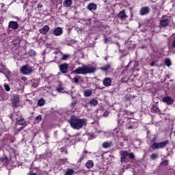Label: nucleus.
<instances>
[{
    "mask_svg": "<svg viewBox=\"0 0 175 175\" xmlns=\"http://www.w3.org/2000/svg\"><path fill=\"white\" fill-rule=\"evenodd\" d=\"M59 68L62 73H68V64H60Z\"/></svg>",
    "mask_w": 175,
    "mask_h": 175,
    "instance_id": "nucleus-8",
    "label": "nucleus"
},
{
    "mask_svg": "<svg viewBox=\"0 0 175 175\" xmlns=\"http://www.w3.org/2000/svg\"><path fill=\"white\" fill-rule=\"evenodd\" d=\"M75 31L76 32H77V33L81 34L83 31L81 30V29H80L79 27H76L75 28Z\"/></svg>",
    "mask_w": 175,
    "mask_h": 175,
    "instance_id": "nucleus-35",
    "label": "nucleus"
},
{
    "mask_svg": "<svg viewBox=\"0 0 175 175\" xmlns=\"http://www.w3.org/2000/svg\"><path fill=\"white\" fill-rule=\"evenodd\" d=\"M173 133H174V136L175 137V130L174 131Z\"/></svg>",
    "mask_w": 175,
    "mask_h": 175,
    "instance_id": "nucleus-52",
    "label": "nucleus"
},
{
    "mask_svg": "<svg viewBox=\"0 0 175 175\" xmlns=\"http://www.w3.org/2000/svg\"><path fill=\"white\" fill-rule=\"evenodd\" d=\"M150 13V8L148 7H142L139 10V14L140 16H146Z\"/></svg>",
    "mask_w": 175,
    "mask_h": 175,
    "instance_id": "nucleus-5",
    "label": "nucleus"
},
{
    "mask_svg": "<svg viewBox=\"0 0 175 175\" xmlns=\"http://www.w3.org/2000/svg\"><path fill=\"white\" fill-rule=\"evenodd\" d=\"M163 102L167 105H173V103H174V100L170 96H165L163 98Z\"/></svg>",
    "mask_w": 175,
    "mask_h": 175,
    "instance_id": "nucleus-9",
    "label": "nucleus"
},
{
    "mask_svg": "<svg viewBox=\"0 0 175 175\" xmlns=\"http://www.w3.org/2000/svg\"><path fill=\"white\" fill-rule=\"evenodd\" d=\"M12 103L14 107H18L20 105V97L14 96Z\"/></svg>",
    "mask_w": 175,
    "mask_h": 175,
    "instance_id": "nucleus-10",
    "label": "nucleus"
},
{
    "mask_svg": "<svg viewBox=\"0 0 175 175\" xmlns=\"http://www.w3.org/2000/svg\"><path fill=\"white\" fill-rule=\"evenodd\" d=\"M110 146H111V142H105L103 144V148H109Z\"/></svg>",
    "mask_w": 175,
    "mask_h": 175,
    "instance_id": "nucleus-21",
    "label": "nucleus"
},
{
    "mask_svg": "<svg viewBox=\"0 0 175 175\" xmlns=\"http://www.w3.org/2000/svg\"><path fill=\"white\" fill-rule=\"evenodd\" d=\"M110 68H111V64H105L104 66L100 67V70H103V72H107V70H109V69H110Z\"/></svg>",
    "mask_w": 175,
    "mask_h": 175,
    "instance_id": "nucleus-17",
    "label": "nucleus"
},
{
    "mask_svg": "<svg viewBox=\"0 0 175 175\" xmlns=\"http://www.w3.org/2000/svg\"><path fill=\"white\" fill-rule=\"evenodd\" d=\"M85 166L87 167V169H91L92 167H94V161L92 160H88Z\"/></svg>",
    "mask_w": 175,
    "mask_h": 175,
    "instance_id": "nucleus-15",
    "label": "nucleus"
},
{
    "mask_svg": "<svg viewBox=\"0 0 175 175\" xmlns=\"http://www.w3.org/2000/svg\"><path fill=\"white\" fill-rule=\"evenodd\" d=\"M56 91L58 92H64V88L58 87L56 88Z\"/></svg>",
    "mask_w": 175,
    "mask_h": 175,
    "instance_id": "nucleus-33",
    "label": "nucleus"
},
{
    "mask_svg": "<svg viewBox=\"0 0 175 175\" xmlns=\"http://www.w3.org/2000/svg\"><path fill=\"white\" fill-rule=\"evenodd\" d=\"M29 55L30 57H35V55H36V52L33 49H30L29 51Z\"/></svg>",
    "mask_w": 175,
    "mask_h": 175,
    "instance_id": "nucleus-25",
    "label": "nucleus"
},
{
    "mask_svg": "<svg viewBox=\"0 0 175 175\" xmlns=\"http://www.w3.org/2000/svg\"><path fill=\"white\" fill-rule=\"evenodd\" d=\"M21 72L23 75H31L32 73V67L29 64H26L21 67Z\"/></svg>",
    "mask_w": 175,
    "mask_h": 175,
    "instance_id": "nucleus-4",
    "label": "nucleus"
},
{
    "mask_svg": "<svg viewBox=\"0 0 175 175\" xmlns=\"http://www.w3.org/2000/svg\"><path fill=\"white\" fill-rule=\"evenodd\" d=\"M63 32H64V31L62 30V28L57 27L54 29L53 35H55V36H61V35H62Z\"/></svg>",
    "mask_w": 175,
    "mask_h": 175,
    "instance_id": "nucleus-7",
    "label": "nucleus"
},
{
    "mask_svg": "<svg viewBox=\"0 0 175 175\" xmlns=\"http://www.w3.org/2000/svg\"><path fill=\"white\" fill-rule=\"evenodd\" d=\"M70 106H71L72 107H75V106H76V101H72V102L71 103Z\"/></svg>",
    "mask_w": 175,
    "mask_h": 175,
    "instance_id": "nucleus-42",
    "label": "nucleus"
},
{
    "mask_svg": "<svg viewBox=\"0 0 175 175\" xmlns=\"http://www.w3.org/2000/svg\"><path fill=\"white\" fill-rule=\"evenodd\" d=\"M72 5V0H65L63 3V6L64 8H69Z\"/></svg>",
    "mask_w": 175,
    "mask_h": 175,
    "instance_id": "nucleus-19",
    "label": "nucleus"
},
{
    "mask_svg": "<svg viewBox=\"0 0 175 175\" xmlns=\"http://www.w3.org/2000/svg\"><path fill=\"white\" fill-rule=\"evenodd\" d=\"M172 47L174 49L175 47V38L172 40Z\"/></svg>",
    "mask_w": 175,
    "mask_h": 175,
    "instance_id": "nucleus-45",
    "label": "nucleus"
},
{
    "mask_svg": "<svg viewBox=\"0 0 175 175\" xmlns=\"http://www.w3.org/2000/svg\"><path fill=\"white\" fill-rule=\"evenodd\" d=\"M49 31H50V27L48 25H44L42 29H40V33L42 35H46Z\"/></svg>",
    "mask_w": 175,
    "mask_h": 175,
    "instance_id": "nucleus-14",
    "label": "nucleus"
},
{
    "mask_svg": "<svg viewBox=\"0 0 175 175\" xmlns=\"http://www.w3.org/2000/svg\"><path fill=\"white\" fill-rule=\"evenodd\" d=\"M152 110L153 111H155V113H159V108H158L157 106H154L152 107Z\"/></svg>",
    "mask_w": 175,
    "mask_h": 175,
    "instance_id": "nucleus-32",
    "label": "nucleus"
},
{
    "mask_svg": "<svg viewBox=\"0 0 175 175\" xmlns=\"http://www.w3.org/2000/svg\"><path fill=\"white\" fill-rule=\"evenodd\" d=\"M29 175H36V173H33V172H29Z\"/></svg>",
    "mask_w": 175,
    "mask_h": 175,
    "instance_id": "nucleus-48",
    "label": "nucleus"
},
{
    "mask_svg": "<svg viewBox=\"0 0 175 175\" xmlns=\"http://www.w3.org/2000/svg\"><path fill=\"white\" fill-rule=\"evenodd\" d=\"M92 89L85 90L83 91V94L85 96H91L92 95Z\"/></svg>",
    "mask_w": 175,
    "mask_h": 175,
    "instance_id": "nucleus-18",
    "label": "nucleus"
},
{
    "mask_svg": "<svg viewBox=\"0 0 175 175\" xmlns=\"http://www.w3.org/2000/svg\"><path fill=\"white\" fill-rule=\"evenodd\" d=\"M38 9H42L43 8V5L42 3L37 4Z\"/></svg>",
    "mask_w": 175,
    "mask_h": 175,
    "instance_id": "nucleus-41",
    "label": "nucleus"
},
{
    "mask_svg": "<svg viewBox=\"0 0 175 175\" xmlns=\"http://www.w3.org/2000/svg\"><path fill=\"white\" fill-rule=\"evenodd\" d=\"M109 114H110V113L107 111H106L105 112H104L103 113V117H108Z\"/></svg>",
    "mask_w": 175,
    "mask_h": 175,
    "instance_id": "nucleus-40",
    "label": "nucleus"
},
{
    "mask_svg": "<svg viewBox=\"0 0 175 175\" xmlns=\"http://www.w3.org/2000/svg\"><path fill=\"white\" fill-rule=\"evenodd\" d=\"M170 23V18H165L160 21V24L161 27H167V25H169Z\"/></svg>",
    "mask_w": 175,
    "mask_h": 175,
    "instance_id": "nucleus-11",
    "label": "nucleus"
},
{
    "mask_svg": "<svg viewBox=\"0 0 175 175\" xmlns=\"http://www.w3.org/2000/svg\"><path fill=\"white\" fill-rule=\"evenodd\" d=\"M21 80H23V81H27V80H28V79L26 77H23L21 78Z\"/></svg>",
    "mask_w": 175,
    "mask_h": 175,
    "instance_id": "nucleus-44",
    "label": "nucleus"
},
{
    "mask_svg": "<svg viewBox=\"0 0 175 175\" xmlns=\"http://www.w3.org/2000/svg\"><path fill=\"white\" fill-rule=\"evenodd\" d=\"M95 68L88 66H83L79 67L70 72L71 75H88V73H94Z\"/></svg>",
    "mask_w": 175,
    "mask_h": 175,
    "instance_id": "nucleus-2",
    "label": "nucleus"
},
{
    "mask_svg": "<svg viewBox=\"0 0 175 175\" xmlns=\"http://www.w3.org/2000/svg\"><path fill=\"white\" fill-rule=\"evenodd\" d=\"M165 64L167 66H170V65H172V62H170V59H166L165 60Z\"/></svg>",
    "mask_w": 175,
    "mask_h": 175,
    "instance_id": "nucleus-29",
    "label": "nucleus"
},
{
    "mask_svg": "<svg viewBox=\"0 0 175 175\" xmlns=\"http://www.w3.org/2000/svg\"><path fill=\"white\" fill-rule=\"evenodd\" d=\"M82 154H85L87 155V154H88V152L87 150H83V152H82Z\"/></svg>",
    "mask_w": 175,
    "mask_h": 175,
    "instance_id": "nucleus-47",
    "label": "nucleus"
},
{
    "mask_svg": "<svg viewBox=\"0 0 175 175\" xmlns=\"http://www.w3.org/2000/svg\"><path fill=\"white\" fill-rule=\"evenodd\" d=\"M120 161L121 162H126V157L122 156V157L120 158Z\"/></svg>",
    "mask_w": 175,
    "mask_h": 175,
    "instance_id": "nucleus-39",
    "label": "nucleus"
},
{
    "mask_svg": "<svg viewBox=\"0 0 175 175\" xmlns=\"http://www.w3.org/2000/svg\"><path fill=\"white\" fill-rule=\"evenodd\" d=\"M169 143V140H165L161 142H154L152 144L151 148L152 150H159V148H163L166 146H167V144Z\"/></svg>",
    "mask_w": 175,
    "mask_h": 175,
    "instance_id": "nucleus-3",
    "label": "nucleus"
},
{
    "mask_svg": "<svg viewBox=\"0 0 175 175\" xmlns=\"http://www.w3.org/2000/svg\"><path fill=\"white\" fill-rule=\"evenodd\" d=\"M129 157L130 159H133L135 158V154L133 153H129Z\"/></svg>",
    "mask_w": 175,
    "mask_h": 175,
    "instance_id": "nucleus-38",
    "label": "nucleus"
},
{
    "mask_svg": "<svg viewBox=\"0 0 175 175\" xmlns=\"http://www.w3.org/2000/svg\"><path fill=\"white\" fill-rule=\"evenodd\" d=\"M8 28L12 29H18V23L16 21H11L9 22Z\"/></svg>",
    "mask_w": 175,
    "mask_h": 175,
    "instance_id": "nucleus-6",
    "label": "nucleus"
},
{
    "mask_svg": "<svg viewBox=\"0 0 175 175\" xmlns=\"http://www.w3.org/2000/svg\"><path fill=\"white\" fill-rule=\"evenodd\" d=\"M4 88L5 91L9 92L10 91V87L8 84H4Z\"/></svg>",
    "mask_w": 175,
    "mask_h": 175,
    "instance_id": "nucleus-36",
    "label": "nucleus"
},
{
    "mask_svg": "<svg viewBox=\"0 0 175 175\" xmlns=\"http://www.w3.org/2000/svg\"><path fill=\"white\" fill-rule=\"evenodd\" d=\"M131 128H132V126H129V127L128 128V129H131Z\"/></svg>",
    "mask_w": 175,
    "mask_h": 175,
    "instance_id": "nucleus-51",
    "label": "nucleus"
},
{
    "mask_svg": "<svg viewBox=\"0 0 175 175\" xmlns=\"http://www.w3.org/2000/svg\"><path fill=\"white\" fill-rule=\"evenodd\" d=\"M3 6H5V5L3 3H0V7L2 8H3Z\"/></svg>",
    "mask_w": 175,
    "mask_h": 175,
    "instance_id": "nucleus-49",
    "label": "nucleus"
},
{
    "mask_svg": "<svg viewBox=\"0 0 175 175\" xmlns=\"http://www.w3.org/2000/svg\"><path fill=\"white\" fill-rule=\"evenodd\" d=\"M68 122L73 129L79 131V129H81L83 126H85V125H87V119H80L76 116H71L68 120Z\"/></svg>",
    "mask_w": 175,
    "mask_h": 175,
    "instance_id": "nucleus-1",
    "label": "nucleus"
},
{
    "mask_svg": "<svg viewBox=\"0 0 175 175\" xmlns=\"http://www.w3.org/2000/svg\"><path fill=\"white\" fill-rule=\"evenodd\" d=\"M103 84L105 87H110L111 85V79L109 77H106L103 81Z\"/></svg>",
    "mask_w": 175,
    "mask_h": 175,
    "instance_id": "nucleus-12",
    "label": "nucleus"
},
{
    "mask_svg": "<svg viewBox=\"0 0 175 175\" xmlns=\"http://www.w3.org/2000/svg\"><path fill=\"white\" fill-rule=\"evenodd\" d=\"M36 120L38 121V122H40V121H42V115H38L36 116Z\"/></svg>",
    "mask_w": 175,
    "mask_h": 175,
    "instance_id": "nucleus-34",
    "label": "nucleus"
},
{
    "mask_svg": "<svg viewBox=\"0 0 175 175\" xmlns=\"http://www.w3.org/2000/svg\"><path fill=\"white\" fill-rule=\"evenodd\" d=\"M73 173H75V170H73V169H68L66 172H65V175H72Z\"/></svg>",
    "mask_w": 175,
    "mask_h": 175,
    "instance_id": "nucleus-22",
    "label": "nucleus"
},
{
    "mask_svg": "<svg viewBox=\"0 0 175 175\" xmlns=\"http://www.w3.org/2000/svg\"><path fill=\"white\" fill-rule=\"evenodd\" d=\"M46 103V100L43 98H40L38 101V105L40 107L44 106V104Z\"/></svg>",
    "mask_w": 175,
    "mask_h": 175,
    "instance_id": "nucleus-20",
    "label": "nucleus"
},
{
    "mask_svg": "<svg viewBox=\"0 0 175 175\" xmlns=\"http://www.w3.org/2000/svg\"><path fill=\"white\" fill-rule=\"evenodd\" d=\"M157 140V137H154L152 139V142H155Z\"/></svg>",
    "mask_w": 175,
    "mask_h": 175,
    "instance_id": "nucleus-50",
    "label": "nucleus"
},
{
    "mask_svg": "<svg viewBox=\"0 0 175 175\" xmlns=\"http://www.w3.org/2000/svg\"><path fill=\"white\" fill-rule=\"evenodd\" d=\"M68 58H69V55H63L62 58H61V60L62 61H66V59H68Z\"/></svg>",
    "mask_w": 175,
    "mask_h": 175,
    "instance_id": "nucleus-28",
    "label": "nucleus"
},
{
    "mask_svg": "<svg viewBox=\"0 0 175 175\" xmlns=\"http://www.w3.org/2000/svg\"><path fill=\"white\" fill-rule=\"evenodd\" d=\"M88 9L89 10H90V12H92V11H94V10H96V4L90 3L88 5Z\"/></svg>",
    "mask_w": 175,
    "mask_h": 175,
    "instance_id": "nucleus-16",
    "label": "nucleus"
},
{
    "mask_svg": "<svg viewBox=\"0 0 175 175\" xmlns=\"http://www.w3.org/2000/svg\"><path fill=\"white\" fill-rule=\"evenodd\" d=\"M26 121L25 119H21L17 121L16 124L18 125H25Z\"/></svg>",
    "mask_w": 175,
    "mask_h": 175,
    "instance_id": "nucleus-23",
    "label": "nucleus"
},
{
    "mask_svg": "<svg viewBox=\"0 0 175 175\" xmlns=\"http://www.w3.org/2000/svg\"><path fill=\"white\" fill-rule=\"evenodd\" d=\"M150 66H154L155 65V62H152L150 64Z\"/></svg>",
    "mask_w": 175,
    "mask_h": 175,
    "instance_id": "nucleus-46",
    "label": "nucleus"
},
{
    "mask_svg": "<svg viewBox=\"0 0 175 175\" xmlns=\"http://www.w3.org/2000/svg\"><path fill=\"white\" fill-rule=\"evenodd\" d=\"M73 80H74V83H79V80H80V76L77 75L75 77H74Z\"/></svg>",
    "mask_w": 175,
    "mask_h": 175,
    "instance_id": "nucleus-31",
    "label": "nucleus"
},
{
    "mask_svg": "<svg viewBox=\"0 0 175 175\" xmlns=\"http://www.w3.org/2000/svg\"><path fill=\"white\" fill-rule=\"evenodd\" d=\"M150 159L152 161H154V159H158V154L157 153H152L151 155H150Z\"/></svg>",
    "mask_w": 175,
    "mask_h": 175,
    "instance_id": "nucleus-24",
    "label": "nucleus"
},
{
    "mask_svg": "<svg viewBox=\"0 0 175 175\" xmlns=\"http://www.w3.org/2000/svg\"><path fill=\"white\" fill-rule=\"evenodd\" d=\"M109 42H110V39H109V38H105L104 42H105V43H109Z\"/></svg>",
    "mask_w": 175,
    "mask_h": 175,
    "instance_id": "nucleus-43",
    "label": "nucleus"
},
{
    "mask_svg": "<svg viewBox=\"0 0 175 175\" xmlns=\"http://www.w3.org/2000/svg\"><path fill=\"white\" fill-rule=\"evenodd\" d=\"M90 105H92L93 106H96V105H98V100H96V99L91 100Z\"/></svg>",
    "mask_w": 175,
    "mask_h": 175,
    "instance_id": "nucleus-27",
    "label": "nucleus"
},
{
    "mask_svg": "<svg viewBox=\"0 0 175 175\" xmlns=\"http://www.w3.org/2000/svg\"><path fill=\"white\" fill-rule=\"evenodd\" d=\"M120 154H121L122 157H124L126 158V157H128L129 153H128V151H126V150H123V151L120 152Z\"/></svg>",
    "mask_w": 175,
    "mask_h": 175,
    "instance_id": "nucleus-26",
    "label": "nucleus"
},
{
    "mask_svg": "<svg viewBox=\"0 0 175 175\" xmlns=\"http://www.w3.org/2000/svg\"><path fill=\"white\" fill-rule=\"evenodd\" d=\"M87 158V154L82 153V156L81 157V158L79 159V161H83V159Z\"/></svg>",
    "mask_w": 175,
    "mask_h": 175,
    "instance_id": "nucleus-37",
    "label": "nucleus"
},
{
    "mask_svg": "<svg viewBox=\"0 0 175 175\" xmlns=\"http://www.w3.org/2000/svg\"><path fill=\"white\" fill-rule=\"evenodd\" d=\"M161 165L162 166H167V165H169V162L167 161V160H164L161 162Z\"/></svg>",
    "mask_w": 175,
    "mask_h": 175,
    "instance_id": "nucleus-30",
    "label": "nucleus"
},
{
    "mask_svg": "<svg viewBox=\"0 0 175 175\" xmlns=\"http://www.w3.org/2000/svg\"><path fill=\"white\" fill-rule=\"evenodd\" d=\"M118 17H119L120 20H126V18H128V16H126V14H125V10L120 11L118 14Z\"/></svg>",
    "mask_w": 175,
    "mask_h": 175,
    "instance_id": "nucleus-13",
    "label": "nucleus"
}]
</instances>
